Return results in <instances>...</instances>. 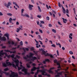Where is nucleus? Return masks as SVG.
<instances>
[{"label":"nucleus","mask_w":77,"mask_h":77,"mask_svg":"<svg viewBox=\"0 0 77 77\" xmlns=\"http://www.w3.org/2000/svg\"><path fill=\"white\" fill-rule=\"evenodd\" d=\"M29 56L28 55H26V57H23V58L24 59H25V60H27L28 58H29V59H31V58H32V59H31V60L32 61H34L35 60H36V59H37V58L36 57H33V56H34V54L30 52L29 53Z\"/></svg>","instance_id":"f257e3e1"},{"label":"nucleus","mask_w":77,"mask_h":77,"mask_svg":"<svg viewBox=\"0 0 77 77\" xmlns=\"http://www.w3.org/2000/svg\"><path fill=\"white\" fill-rule=\"evenodd\" d=\"M12 60H13V61L14 62H15L16 64V66H17L18 68V71H20V69H22V68L21 67H20L18 66V65H19V60H13L12 59Z\"/></svg>","instance_id":"f03ea898"},{"label":"nucleus","mask_w":77,"mask_h":77,"mask_svg":"<svg viewBox=\"0 0 77 77\" xmlns=\"http://www.w3.org/2000/svg\"><path fill=\"white\" fill-rule=\"evenodd\" d=\"M11 74L10 75V77H18V73H15L12 71H11Z\"/></svg>","instance_id":"7ed1b4c3"},{"label":"nucleus","mask_w":77,"mask_h":77,"mask_svg":"<svg viewBox=\"0 0 77 77\" xmlns=\"http://www.w3.org/2000/svg\"><path fill=\"white\" fill-rule=\"evenodd\" d=\"M23 69L22 70L23 72H24L25 74H28V75H30V73L27 72V69L25 68V67H23Z\"/></svg>","instance_id":"20e7f679"},{"label":"nucleus","mask_w":77,"mask_h":77,"mask_svg":"<svg viewBox=\"0 0 77 77\" xmlns=\"http://www.w3.org/2000/svg\"><path fill=\"white\" fill-rule=\"evenodd\" d=\"M47 69H43V70H42L43 72H42V75H47V74L46 73V72L45 71H47Z\"/></svg>","instance_id":"39448f33"},{"label":"nucleus","mask_w":77,"mask_h":77,"mask_svg":"<svg viewBox=\"0 0 77 77\" xmlns=\"http://www.w3.org/2000/svg\"><path fill=\"white\" fill-rule=\"evenodd\" d=\"M54 69V67H52L51 68H50L49 70L48 71V72H49V73H51V74H53V71L51 70V69Z\"/></svg>","instance_id":"423d86ee"},{"label":"nucleus","mask_w":77,"mask_h":77,"mask_svg":"<svg viewBox=\"0 0 77 77\" xmlns=\"http://www.w3.org/2000/svg\"><path fill=\"white\" fill-rule=\"evenodd\" d=\"M13 20V21H15V20H16V18L12 19V18L10 17V19H9V23H12V24H13V23H12V21Z\"/></svg>","instance_id":"0eeeda50"},{"label":"nucleus","mask_w":77,"mask_h":77,"mask_svg":"<svg viewBox=\"0 0 77 77\" xmlns=\"http://www.w3.org/2000/svg\"><path fill=\"white\" fill-rule=\"evenodd\" d=\"M46 62H50V60L49 59H46L45 60H43L42 62L44 64H46Z\"/></svg>","instance_id":"6e6552de"},{"label":"nucleus","mask_w":77,"mask_h":77,"mask_svg":"<svg viewBox=\"0 0 77 77\" xmlns=\"http://www.w3.org/2000/svg\"><path fill=\"white\" fill-rule=\"evenodd\" d=\"M0 40L1 41H6V38L5 37H2Z\"/></svg>","instance_id":"1a4fd4ad"},{"label":"nucleus","mask_w":77,"mask_h":77,"mask_svg":"<svg viewBox=\"0 0 77 77\" xmlns=\"http://www.w3.org/2000/svg\"><path fill=\"white\" fill-rule=\"evenodd\" d=\"M42 52L44 53V54L45 55V56H49V55H50V54H48V53H47L46 54H45V51L44 50L42 51Z\"/></svg>","instance_id":"9d476101"},{"label":"nucleus","mask_w":77,"mask_h":77,"mask_svg":"<svg viewBox=\"0 0 77 77\" xmlns=\"http://www.w3.org/2000/svg\"><path fill=\"white\" fill-rule=\"evenodd\" d=\"M32 7H33V6L30 4L29 5V11H32Z\"/></svg>","instance_id":"9b49d317"},{"label":"nucleus","mask_w":77,"mask_h":77,"mask_svg":"<svg viewBox=\"0 0 77 77\" xmlns=\"http://www.w3.org/2000/svg\"><path fill=\"white\" fill-rule=\"evenodd\" d=\"M4 36H6L8 40H9V34H8V33H6L4 35Z\"/></svg>","instance_id":"f8f14e48"},{"label":"nucleus","mask_w":77,"mask_h":77,"mask_svg":"<svg viewBox=\"0 0 77 77\" xmlns=\"http://www.w3.org/2000/svg\"><path fill=\"white\" fill-rule=\"evenodd\" d=\"M61 7H62V8L63 10V14H66V10H65V9L63 7V6L61 5Z\"/></svg>","instance_id":"ddd939ff"},{"label":"nucleus","mask_w":77,"mask_h":77,"mask_svg":"<svg viewBox=\"0 0 77 77\" xmlns=\"http://www.w3.org/2000/svg\"><path fill=\"white\" fill-rule=\"evenodd\" d=\"M39 72H41L42 73V72H43V71L42 70H39V69H37V70L36 72L38 74Z\"/></svg>","instance_id":"4468645a"},{"label":"nucleus","mask_w":77,"mask_h":77,"mask_svg":"<svg viewBox=\"0 0 77 77\" xmlns=\"http://www.w3.org/2000/svg\"><path fill=\"white\" fill-rule=\"evenodd\" d=\"M4 51H5V52H8V53H10L11 54H12L13 53V51H9V50H5Z\"/></svg>","instance_id":"2eb2a0df"},{"label":"nucleus","mask_w":77,"mask_h":77,"mask_svg":"<svg viewBox=\"0 0 77 77\" xmlns=\"http://www.w3.org/2000/svg\"><path fill=\"white\" fill-rule=\"evenodd\" d=\"M36 69V67L33 66V68H32L31 69V71H35Z\"/></svg>","instance_id":"dca6fc26"},{"label":"nucleus","mask_w":77,"mask_h":77,"mask_svg":"<svg viewBox=\"0 0 77 77\" xmlns=\"http://www.w3.org/2000/svg\"><path fill=\"white\" fill-rule=\"evenodd\" d=\"M7 7H8V8H9V7L11 5H12V4L11 3V2H8L7 4Z\"/></svg>","instance_id":"f3484780"},{"label":"nucleus","mask_w":77,"mask_h":77,"mask_svg":"<svg viewBox=\"0 0 77 77\" xmlns=\"http://www.w3.org/2000/svg\"><path fill=\"white\" fill-rule=\"evenodd\" d=\"M2 65H3V66H4V67H6L8 66L5 63H2Z\"/></svg>","instance_id":"a211bd4d"},{"label":"nucleus","mask_w":77,"mask_h":77,"mask_svg":"<svg viewBox=\"0 0 77 77\" xmlns=\"http://www.w3.org/2000/svg\"><path fill=\"white\" fill-rule=\"evenodd\" d=\"M6 63L8 65V66H9V65H12V63H11L10 62H6Z\"/></svg>","instance_id":"6ab92c4d"},{"label":"nucleus","mask_w":77,"mask_h":77,"mask_svg":"<svg viewBox=\"0 0 77 77\" xmlns=\"http://www.w3.org/2000/svg\"><path fill=\"white\" fill-rule=\"evenodd\" d=\"M62 19L63 20V23H66V22L65 21H67V20L66 19H65L63 18H62Z\"/></svg>","instance_id":"aec40b11"},{"label":"nucleus","mask_w":77,"mask_h":77,"mask_svg":"<svg viewBox=\"0 0 77 77\" xmlns=\"http://www.w3.org/2000/svg\"><path fill=\"white\" fill-rule=\"evenodd\" d=\"M26 66H27V67L28 68H30L31 67V66H30V64H28V63H27L26 64Z\"/></svg>","instance_id":"412c9836"},{"label":"nucleus","mask_w":77,"mask_h":77,"mask_svg":"<svg viewBox=\"0 0 77 77\" xmlns=\"http://www.w3.org/2000/svg\"><path fill=\"white\" fill-rule=\"evenodd\" d=\"M12 66L14 67V68H16V69H17V67H16V66H16H16H15V64H14V63H13L12 64Z\"/></svg>","instance_id":"4be33fe9"},{"label":"nucleus","mask_w":77,"mask_h":77,"mask_svg":"<svg viewBox=\"0 0 77 77\" xmlns=\"http://www.w3.org/2000/svg\"><path fill=\"white\" fill-rule=\"evenodd\" d=\"M15 56V54H12L11 56V58H14V59H15V58H14V57Z\"/></svg>","instance_id":"5701e85b"},{"label":"nucleus","mask_w":77,"mask_h":77,"mask_svg":"<svg viewBox=\"0 0 77 77\" xmlns=\"http://www.w3.org/2000/svg\"><path fill=\"white\" fill-rule=\"evenodd\" d=\"M4 53L3 52V50H2L1 51H0V53L1 54H2V55H3V54H4Z\"/></svg>","instance_id":"b1692460"},{"label":"nucleus","mask_w":77,"mask_h":77,"mask_svg":"<svg viewBox=\"0 0 77 77\" xmlns=\"http://www.w3.org/2000/svg\"><path fill=\"white\" fill-rule=\"evenodd\" d=\"M62 74V73L61 72H57V74H58V75H61Z\"/></svg>","instance_id":"393cba45"},{"label":"nucleus","mask_w":77,"mask_h":77,"mask_svg":"<svg viewBox=\"0 0 77 77\" xmlns=\"http://www.w3.org/2000/svg\"><path fill=\"white\" fill-rule=\"evenodd\" d=\"M4 71H8L9 70V69L8 68H5L4 69Z\"/></svg>","instance_id":"a878e982"},{"label":"nucleus","mask_w":77,"mask_h":77,"mask_svg":"<svg viewBox=\"0 0 77 77\" xmlns=\"http://www.w3.org/2000/svg\"><path fill=\"white\" fill-rule=\"evenodd\" d=\"M38 10L40 12H42L41 10V8H40V7L39 6H38Z\"/></svg>","instance_id":"bb28decb"},{"label":"nucleus","mask_w":77,"mask_h":77,"mask_svg":"<svg viewBox=\"0 0 77 77\" xmlns=\"http://www.w3.org/2000/svg\"><path fill=\"white\" fill-rule=\"evenodd\" d=\"M38 36L39 39H41V40H42V38H41V37L40 35H38Z\"/></svg>","instance_id":"cd10ccee"},{"label":"nucleus","mask_w":77,"mask_h":77,"mask_svg":"<svg viewBox=\"0 0 77 77\" xmlns=\"http://www.w3.org/2000/svg\"><path fill=\"white\" fill-rule=\"evenodd\" d=\"M25 15L26 17H28V18H30V16H29L28 14H25Z\"/></svg>","instance_id":"c85d7f7f"},{"label":"nucleus","mask_w":77,"mask_h":77,"mask_svg":"<svg viewBox=\"0 0 77 77\" xmlns=\"http://www.w3.org/2000/svg\"><path fill=\"white\" fill-rule=\"evenodd\" d=\"M52 32H54L55 33H56V30L54 29H52Z\"/></svg>","instance_id":"c756f323"},{"label":"nucleus","mask_w":77,"mask_h":77,"mask_svg":"<svg viewBox=\"0 0 77 77\" xmlns=\"http://www.w3.org/2000/svg\"><path fill=\"white\" fill-rule=\"evenodd\" d=\"M7 15H9V16H12V14L11 13H8Z\"/></svg>","instance_id":"7c9ffc66"},{"label":"nucleus","mask_w":77,"mask_h":77,"mask_svg":"<svg viewBox=\"0 0 77 77\" xmlns=\"http://www.w3.org/2000/svg\"><path fill=\"white\" fill-rule=\"evenodd\" d=\"M18 73L20 75H21V74H23V72H21L19 71L18 72Z\"/></svg>","instance_id":"2f4dec72"},{"label":"nucleus","mask_w":77,"mask_h":77,"mask_svg":"<svg viewBox=\"0 0 77 77\" xmlns=\"http://www.w3.org/2000/svg\"><path fill=\"white\" fill-rule=\"evenodd\" d=\"M7 57L8 59H10L11 57V55H8Z\"/></svg>","instance_id":"473e14b6"},{"label":"nucleus","mask_w":77,"mask_h":77,"mask_svg":"<svg viewBox=\"0 0 77 77\" xmlns=\"http://www.w3.org/2000/svg\"><path fill=\"white\" fill-rule=\"evenodd\" d=\"M20 29L19 28H17V30L16 31L18 33L19 32V31H20Z\"/></svg>","instance_id":"72a5a7b5"},{"label":"nucleus","mask_w":77,"mask_h":77,"mask_svg":"<svg viewBox=\"0 0 77 77\" xmlns=\"http://www.w3.org/2000/svg\"><path fill=\"white\" fill-rule=\"evenodd\" d=\"M49 56H50L51 58H54L52 54H49Z\"/></svg>","instance_id":"f704fd0d"},{"label":"nucleus","mask_w":77,"mask_h":77,"mask_svg":"<svg viewBox=\"0 0 77 77\" xmlns=\"http://www.w3.org/2000/svg\"><path fill=\"white\" fill-rule=\"evenodd\" d=\"M60 69H58L57 70H55L56 72H58V71H60Z\"/></svg>","instance_id":"c9c22d12"},{"label":"nucleus","mask_w":77,"mask_h":77,"mask_svg":"<svg viewBox=\"0 0 77 77\" xmlns=\"http://www.w3.org/2000/svg\"><path fill=\"white\" fill-rule=\"evenodd\" d=\"M20 45H23V41H21L20 42Z\"/></svg>","instance_id":"e433bc0d"},{"label":"nucleus","mask_w":77,"mask_h":77,"mask_svg":"<svg viewBox=\"0 0 77 77\" xmlns=\"http://www.w3.org/2000/svg\"><path fill=\"white\" fill-rule=\"evenodd\" d=\"M34 50H35V49H34V48L32 47V48H31V51H34Z\"/></svg>","instance_id":"4c0bfd02"},{"label":"nucleus","mask_w":77,"mask_h":77,"mask_svg":"<svg viewBox=\"0 0 77 77\" xmlns=\"http://www.w3.org/2000/svg\"><path fill=\"white\" fill-rule=\"evenodd\" d=\"M39 30L40 32L41 33H43V32L42 31V30L40 29H39Z\"/></svg>","instance_id":"58836bf2"},{"label":"nucleus","mask_w":77,"mask_h":77,"mask_svg":"<svg viewBox=\"0 0 77 77\" xmlns=\"http://www.w3.org/2000/svg\"><path fill=\"white\" fill-rule=\"evenodd\" d=\"M2 72H2V70H0V74H1V75H2V74H3V73Z\"/></svg>","instance_id":"ea45409f"},{"label":"nucleus","mask_w":77,"mask_h":77,"mask_svg":"<svg viewBox=\"0 0 77 77\" xmlns=\"http://www.w3.org/2000/svg\"><path fill=\"white\" fill-rule=\"evenodd\" d=\"M23 50L24 53H25L26 52V50H25V48H23Z\"/></svg>","instance_id":"a19ab883"},{"label":"nucleus","mask_w":77,"mask_h":77,"mask_svg":"<svg viewBox=\"0 0 77 77\" xmlns=\"http://www.w3.org/2000/svg\"><path fill=\"white\" fill-rule=\"evenodd\" d=\"M40 67L39 66H38L37 67H36V69H40Z\"/></svg>","instance_id":"79ce46f5"},{"label":"nucleus","mask_w":77,"mask_h":77,"mask_svg":"<svg viewBox=\"0 0 77 77\" xmlns=\"http://www.w3.org/2000/svg\"><path fill=\"white\" fill-rule=\"evenodd\" d=\"M69 38L70 39H72V37L70 35H69Z\"/></svg>","instance_id":"37998d69"},{"label":"nucleus","mask_w":77,"mask_h":77,"mask_svg":"<svg viewBox=\"0 0 77 77\" xmlns=\"http://www.w3.org/2000/svg\"><path fill=\"white\" fill-rule=\"evenodd\" d=\"M69 53L70 54H73V52H72V51H70L69 52Z\"/></svg>","instance_id":"c03bdc74"},{"label":"nucleus","mask_w":77,"mask_h":77,"mask_svg":"<svg viewBox=\"0 0 77 77\" xmlns=\"http://www.w3.org/2000/svg\"><path fill=\"white\" fill-rule=\"evenodd\" d=\"M16 57H17V58H18V59L20 58V56H18V55H17L16 56Z\"/></svg>","instance_id":"a18cd8bd"},{"label":"nucleus","mask_w":77,"mask_h":77,"mask_svg":"<svg viewBox=\"0 0 77 77\" xmlns=\"http://www.w3.org/2000/svg\"><path fill=\"white\" fill-rule=\"evenodd\" d=\"M51 47H56V45L54 44H53L51 45Z\"/></svg>","instance_id":"49530a36"},{"label":"nucleus","mask_w":77,"mask_h":77,"mask_svg":"<svg viewBox=\"0 0 77 77\" xmlns=\"http://www.w3.org/2000/svg\"><path fill=\"white\" fill-rule=\"evenodd\" d=\"M4 5H5V6H6L7 7V8H8V4L7 5V4L5 3L4 4Z\"/></svg>","instance_id":"de8ad7c7"},{"label":"nucleus","mask_w":77,"mask_h":77,"mask_svg":"<svg viewBox=\"0 0 77 77\" xmlns=\"http://www.w3.org/2000/svg\"><path fill=\"white\" fill-rule=\"evenodd\" d=\"M54 63H57V60H55L54 61Z\"/></svg>","instance_id":"09e8293b"},{"label":"nucleus","mask_w":77,"mask_h":77,"mask_svg":"<svg viewBox=\"0 0 77 77\" xmlns=\"http://www.w3.org/2000/svg\"><path fill=\"white\" fill-rule=\"evenodd\" d=\"M58 23L59 25H60V26L62 25V23L59 22H58Z\"/></svg>","instance_id":"8fccbe9b"},{"label":"nucleus","mask_w":77,"mask_h":77,"mask_svg":"<svg viewBox=\"0 0 77 77\" xmlns=\"http://www.w3.org/2000/svg\"><path fill=\"white\" fill-rule=\"evenodd\" d=\"M66 12L67 14H69V10H68V9H67L66 10Z\"/></svg>","instance_id":"3c124183"},{"label":"nucleus","mask_w":77,"mask_h":77,"mask_svg":"<svg viewBox=\"0 0 77 77\" xmlns=\"http://www.w3.org/2000/svg\"><path fill=\"white\" fill-rule=\"evenodd\" d=\"M24 11V9H22L21 13H23V12Z\"/></svg>","instance_id":"603ef678"},{"label":"nucleus","mask_w":77,"mask_h":77,"mask_svg":"<svg viewBox=\"0 0 77 77\" xmlns=\"http://www.w3.org/2000/svg\"><path fill=\"white\" fill-rule=\"evenodd\" d=\"M58 6H59L60 8L61 6H60V2H58Z\"/></svg>","instance_id":"864d4df0"},{"label":"nucleus","mask_w":77,"mask_h":77,"mask_svg":"<svg viewBox=\"0 0 77 77\" xmlns=\"http://www.w3.org/2000/svg\"><path fill=\"white\" fill-rule=\"evenodd\" d=\"M13 3L14 5H15L16 6V5H17V3H16V2H13Z\"/></svg>","instance_id":"5fc2aeb1"},{"label":"nucleus","mask_w":77,"mask_h":77,"mask_svg":"<svg viewBox=\"0 0 77 77\" xmlns=\"http://www.w3.org/2000/svg\"><path fill=\"white\" fill-rule=\"evenodd\" d=\"M55 77H60V75H59L58 74H57V75H55Z\"/></svg>","instance_id":"6e6d98bb"},{"label":"nucleus","mask_w":77,"mask_h":77,"mask_svg":"<svg viewBox=\"0 0 77 77\" xmlns=\"http://www.w3.org/2000/svg\"><path fill=\"white\" fill-rule=\"evenodd\" d=\"M4 54H5V56H7V57L8 56V54H7V53H6V52H5V53H4Z\"/></svg>","instance_id":"4d7b16f0"},{"label":"nucleus","mask_w":77,"mask_h":77,"mask_svg":"<svg viewBox=\"0 0 77 77\" xmlns=\"http://www.w3.org/2000/svg\"><path fill=\"white\" fill-rule=\"evenodd\" d=\"M57 65H58V66L60 65V63H59L58 62H57Z\"/></svg>","instance_id":"13d9d810"},{"label":"nucleus","mask_w":77,"mask_h":77,"mask_svg":"<svg viewBox=\"0 0 77 77\" xmlns=\"http://www.w3.org/2000/svg\"><path fill=\"white\" fill-rule=\"evenodd\" d=\"M72 65L73 66H74V67H75V66L74 65V64L73 63H72Z\"/></svg>","instance_id":"bf43d9fd"},{"label":"nucleus","mask_w":77,"mask_h":77,"mask_svg":"<svg viewBox=\"0 0 77 77\" xmlns=\"http://www.w3.org/2000/svg\"><path fill=\"white\" fill-rule=\"evenodd\" d=\"M72 65L73 66H74V67H75V66L74 65V64L73 63H72Z\"/></svg>","instance_id":"052dcab7"},{"label":"nucleus","mask_w":77,"mask_h":77,"mask_svg":"<svg viewBox=\"0 0 77 77\" xmlns=\"http://www.w3.org/2000/svg\"><path fill=\"white\" fill-rule=\"evenodd\" d=\"M38 43H37V44H36V48H39V46H38Z\"/></svg>","instance_id":"680f3d73"},{"label":"nucleus","mask_w":77,"mask_h":77,"mask_svg":"<svg viewBox=\"0 0 77 77\" xmlns=\"http://www.w3.org/2000/svg\"><path fill=\"white\" fill-rule=\"evenodd\" d=\"M73 71H77V69L75 68H74L72 69Z\"/></svg>","instance_id":"e2e57ef3"},{"label":"nucleus","mask_w":77,"mask_h":77,"mask_svg":"<svg viewBox=\"0 0 77 77\" xmlns=\"http://www.w3.org/2000/svg\"><path fill=\"white\" fill-rule=\"evenodd\" d=\"M20 67H21V68H24V66H23V65H20Z\"/></svg>","instance_id":"0e129e2a"},{"label":"nucleus","mask_w":77,"mask_h":77,"mask_svg":"<svg viewBox=\"0 0 77 77\" xmlns=\"http://www.w3.org/2000/svg\"><path fill=\"white\" fill-rule=\"evenodd\" d=\"M37 17H38V18H40L41 17V16H40L39 15H37Z\"/></svg>","instance_id":"69168bd1"},{"label":"nucleus","mask_w":77,"mask_h":77,"mask_svg":"<svg viewBox=\"0 0 77 77\" xmlns=\"http://www.w3.org/2000/svg\"><path fill=\"white\" fill-rule=\"evenodd\" d=\"M6 75L8 76L9 75V73H6V74H5Z\"/></svg>","instance_id":"338daca9"},{"label":"nucleus","mask_w":77,"mask_h":77,"mask_svg":"<svg viewBox=\"0 0 77 77\" xmlns=\"http://www.w3.org/2000/svg\"><path fill=\"white\" fill-rule=\"evenodd\" d=\"M48 26L49 27H52V25L51 24H49Z\"/></svg>","instance_id":"774afa93"}]
</instances>
